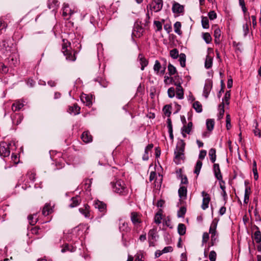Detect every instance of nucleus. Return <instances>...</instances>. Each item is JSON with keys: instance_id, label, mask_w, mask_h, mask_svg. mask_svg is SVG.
Instances as JSON below:
<instances>
[{"instance_id": "10", "label": "nucleus", "mask_w": 261, "mask_h": 261, "mask_svg": "<svg viewBox=\"0 0 261 261\" xmlns=\"http://www.w3.org/2000/svg\"><path fill=\"white\" fill-rule=\"evenodd\" d=\"M201 195L203 197L202 204L201 208L205 210L208 207L209 202L211 200L210 195L204 191L201 192Z\"/></svg>"}, {"instance_id": "49", "label": "nucleus", "mask_w": 261, "mask_h": 261, "mask_svg": "<svg viewBox=\"0 0 261 261\" xmlns=\"http://www.w3.org/2000/svg\"><path fill=\"white\" fill-rule=\"evenodd\" d=\"M168 70L170 75H174L176 72V68L170 63L168 65Z\"/></svg>"}, {"instance_id": "18", "label": "nucleus", "mask_w": 261, "mask_h": 261, "mask_svg": "<svg viewBox=\"0 0 261 261\" xmlns=\"http://www.w3.org/2000/svg\"><path fill=\"white\" fill-rule=\"evenodd\" d=\"M81 139L86 143H90L92 141V137L88 131H85L83 133Z\"/></svg>"}, {"instance_id": "13", "label": "nucleus", "mask_w": 261, "mask_h": 261, "mask_svg": "<svg viewBox=\"0 0 261 261\" xmlns=\"http://www.w3.org/2000/svg\"><path fill=\"white\" fill-rule=\"evenodd\" d=\"M143 28L138 24H136L134 28L132 35L135 37L139 38L143 35Z\"/></svg>"}, {"instance_id": "39", "label": "nucleus", "mask_w": 261, "mask_h": 261, "mask_svg": "<svg viewBox=\"0 0 261 261\" xmlns=\"http://www.w3.org/2000/svg\"><path fill=\"white\" fill-rule=\"evenodd\" d=\"M193 107L198 113H201L202 111V105L198 101H196L193 103Z\"/></svg>"}, {"instance_id": "48", "label": "nucleus", "mask_w": 261, "mask_h": 261, "mask_svg": "<svg viewBox=\"0 0 261 261\" xmlns=\"http://www.w3.org/2000/svg\"><path fill=\"white\" fill-rule=\"evenodd\" d=\"M162 68L161 65L158 60L155 61L154 65L153 66V70L157 73H159L160 69Z\"/></svg>"}, {"instance_id": "31", "label": "nucleus", "mask_w": 261, "mask_h": 261, "mask_svg": "<svg viewBox=\"0 0 261 261\" xmlns=\"http://www.w3.org/2000/svg\"><path fill=\"white\" fill-rule=\"evenodd\" d=\"M7 27V22L5 21L4 17L0 18V34H2L3 31H5Z\"/></svg>"}, {"instance_id": "15", "label": "nucleus", "mask_w": 261, "mask_h": 261, "mask_svg": "<svg viewBox=\"0 0 261 261\" xmlns=\"http://www.w3.org/2000/svg\"><path fill=\"white\" fill-rule=\"evenodd\" d=\"M214 172L215 174V176L216 178L220 182H223V184L225 183L224 181L223 180L222 175L221 174L220 169L219 167V165L218 164H214Z\"/></svg>"}, {"instance_id": "33", "label": "nucleus", "mask_w": 261, "mask_h": 261, "mask_svg": "<svg viewBox=\"0 0 261 261\" xmlns=\"http://www.w3.org/2000/svg\"><path fill=\"white\" fill-rule=\"evenodd\" d=\"M167 127L168 128V132L169 134V137L171 139H173V129L171 120L170 118L167 119Z\"/></svg>"}, {"instance_id": "55", "label": "nucleus", "mask_w": 261, "mask_h": 261, "mask_svg": "<svg viewBox=\"0 0 261 261\" xmlns=\"http://www.w3.org/2000/svg\"><path fill=\"white\" fill-rule=\"evenodd\" d=\"M216 253L214 251H211L209 254V259L210 261H216Z\"/></svg>"}, {"instance_id": "62", "label": "nucleus", "mask_w": 261, "mask_h": 261, "mask_svg": "<svg viewBox=\"0 0 261 261\" xmlns=\"http://www.w3.org/2000/svg\"><path fill=\"white\" fill-rule=\"evenodd\" d=\"M154 24L156 28V30L159 31L162 29V24L159 21H154Z\"/></svg>"}, {"instance_id": "30", "label": "nucleus", "mask_w": 261, "mask_h": 261, "mask_svg": "<svg viewBox=\"0 0 261 261\" xmlns=\"http://www.w3.org/2000/svg\"><path fill=\"white\" fill-rule=\"evenodd\" d=\"M119 229L121 231H125L127 232L129 231L130 228L128 226L127 223L125 222L122 221L119 223Z\"/></svg>"}, {"instance_id": "14", "label": "nucleus", "mask_w": 261, "mask_h": 261, "mask_svg": "<svg viewBox=\"0 0 261 261\" xmlns=\"http://www.w3.org/2000/svg\"><path fill=\"white\" fill-rule=\"evenodd\" d=\"M212 88V82L211 80H206L204 86L203 95L207 98Z\"/></svg>"}, {"instance_id": "42", "label": "nucleus", "mask_w": 261, "mask_h": 261, "mask_svg": "<svg viewBox=\"0 0 261 261\" xmlns=\"http://www.w3.org/2000/svg\"><path fill=\"white\" fill-rule=\"evenodd\" d=\"M172 109V107L170 105H165L163 109V111L164 113V114L168 117H170L171 112V110Z\"/></svg>"}, {"instance_id": "37", "label": "nucleus", "mask_w": 261, "mask_h": 261, "mask_svg": "<svg viewBox=\"0 0 261 261\" xmlns=\"http://www.w3.org/2000/svg\"><path fill=\"white\" fill-rule=\"evenodd\" d=\"M181 27V23L179 21H176L174 24V32L175 33L179 35H180L182 34V32L180 30Z\"/></svg>"}, {"instance_id": "64", "label": "nucleus", "mask_w": 261, "mask_h": 261, "mask_svg": "<svg viewBox=\"0 0 261 261\" xmlns=\"http://www.w3.org/2000/svg\"><path fill=\"white\" fill-rule=\"evenodd\" d=\"M191 129H192L191 128L188 127L186 125H184V126L182 127V128H181V130H182L183 132H185V133H186L188 134H190V133L191 131Z\"/></svg>"}, {"instance_id": "57", "label": "nucleus", "mask_w": 261, "mask_h": 261, "mask_svg": "<svg viewBox=\"0 0 261 261\" xmlns=\"http://www.w3.org/2000/svg\"><path fill=\"white\" fill-rule=\"evenodd\" d=\"M226 127L227 129H229L231 128V124H230V115L229 114H227L226 115Z\"/></svg>"}, {"instance_id": "32", "label": "nucleus", "mask_w": 261, "mask_h": 261, "mask_svg": "<svg viewBox=\"0 0 261 261\" xmlns=\"http://www.w3.org/2000/svg\"><path fill=\"white\" fill-rule=\"evenodd\" d=\"M80 200V197L79 196H76L71 199V203L69 204L70 207H74L77 206L79 204V201Z\"/></svg>"}, {"instance_id": "23", "label": "nucleus", "mask_w": 261, "mask_h": 261, "mask_svg": "<svg viewBox=\"0 0 261 261\" xmlns=\"http://www.w3.org/2000/svg\"><path fill=\"white\" fill-rule=\"evenodd\" d=\"M256 230L254 233L253 239L256 243H260L261 242V232L259 228L255 226Z\"/></svg>"}, {"instance_id": "11", "label": "nucleus", "mask_w": 261, "mask_h": 261, "mask_svg": "<svg viewBox=\"0 0 261 261\" xmlns=\"http://www.w3.org/2000/svg\"><path fill=\"white\" fill-rule=\"evenodd\" d=\"M130 220L135 227L138 228L141 223V220L139 215L136 212H132L130 214Z\"/></svg>"}, {"instance_id": "60", "label": "nucleus", "mask_w": 261, "mask_h": 261, "mask_svg": "<svg viewBox=\"0 0 261 261\" xmlns=\"http://www.w3.org/2000/svg\"><path fill=\"white\" fill-rule=\"evenodd\" d=\"M161 215L160 214H156L154 217V222L159 224L161 223Z\"/></svg>"}, {"instance_id": "58", "label": "nucleus", "mask_w": 261, "mask_h": 261, "mask_svg": "<svg viewBox=\"0 0 261 261\" xmlns=\"http://www.w3.org/2000/svg\"><path fill=\"white\" fill-rule=\"evenodd\" d=\"M210 20H214L217 18V14L214 11H211L208 14Z\"/></svg>"}, {"instance_id": "9", "label": "nucleus", "mask_w": 261, "mask_h": 261, "mask_svg": "<svg viewBox=\"0 0 261 261\" xmlns=\"http://www.w3.org/2000/svg\"><path fill=\"white\" fill-rule=\"evenodd\" d=\"M163 5V1H152L149 4V7L151 10L158 12L162 9Z\"/></svg>"}, {"instance_id": "24", "label": "nucleus", "mask_w": 261, "mask_h": 261, "mask_svg": "<svg viewBox=\"0 0 261 261\" xmlns=\"http://www.w3.org/2000/svg\"><path fill=\"white\" fill-rule=\"evenodd\" d=\"M178 193L180 198L186 199L187 194V188L185 186H181L178 189Z\"/></svg>"}, {"instance_id": "28", "label": "nucleus", "mask_w": 261, "mask_h": 261, "mask_svg": "<svg viewBox=\"0 0 261 261\" xmlns=\"http://www.w3.org/2000/svg\"><path fill=\"white\" fill-rule=\"evenodd\" d=\"M95 82H97L99 85L103 87L106 88L108 86L109 83L105 79L101 77H98L94 80Z\"/></svg>"}, {"instance_id": "43", "label": "nucleus", "mask_w": 261, "mask_h": 261, "mask_svg": "<svg viewBox=\"0 0 261 261\" xmlns=\"http://www.w3.org/2000/svg\"><path fill=\"white\" fill-rule=\"evenodd\" d=\"M179 62L181 67H184L186 65V56L185 54L181 53L179 55Z\"/></svg>"}, {"instance_id": "16", "label": "nucleus", "mask_w": 261, "mask_h": 261, "mask_svg": "<svg viewBox=\"0 0 261 261\" xmlns=\"http://www.w3.org/2000/svg\"><path fill=\"white\" fill-rule=\"evenodd\" d=\"M94 206L95 208L101 213H105L107 209V205L103 202L99 200L95 201L94 203Z\"/></svg>"}, {"instance_id": "4", "label": "nucleus", "mask_w": 261, "mask_h": 261, "mask_svg": "<svg viewBox=\"0 0 261 261\" xmlns=\"http://www.w3.org/2000/svg\"><path fill=\"white\" fill-rule=\"evenodd\" d=\"M112 185L114 192L121 195L126 193L127 190L123 181L120 179L117 180L115 183L112 182Z\"/></svg>"}, {"instance_id": "44", "label": "nucleus", "mask_w": 261, "mask_h": 261, "mask_svg": "<svg viewBox=\"0 0 261 261\" xmlns=\"http://www.w3.org/2000/svg\"><path fill=\"white\" fill-rule=\"evenodd\" d=\"M230 97V91H227L226 92L224 98L222 99V102H224V105H229V100Z\"/></svg>"}, {"instance_id": "54", "label": "nucleus", "mask_w": 261, "mask_h": 261, "mask_svg": "<svg viewBox=\"0 0 261 261\" xmlns=\"http://www.w3.org/2000/svg\"><path fill=\"white\" fill-rule=\"evenodd\" d=\"M15 119H16V120L13 119V123H15L16 125H18L21 123L23 119V117L20 114H18L16 116Z\"/></svg>"}, {"instance_id": "27", "label": "nucleus", "mask_w": 261, "mask_h": 261, "mask_svg": "<svg viewBox=\"0 0 261 261\" xmlns=\"http://www.w3.org/2000/svg\"><path fill=\"white\" fill-rule=\"evenodd\" d=\"M24 104L20 100H17L12 106V109L13 111H19L23 107Z\"/></svg>"}, {"instance_id": "52", "label": "nucleus", "mask_w": 261, "mask_h": 261, "mask_svg": "<svg viewBox=\"0 0 261 261\" xmlns=\"http://www.w3.org/2000/svg\"><path fill=\"white\" fill-rule=\"evenodd\" d=\"M168 96L169 98H173L175 96V89L173 87H170L168 89Z\"/></svg>"}, {"instance_id": "38", "label": "nucleus", "mask_w": 261, "mask_h": 261, "mask_svg": "<svg viewBox=\"0 0 261 261\" xmlns=\"http://www.w3.org/2000/svg\"><path fill=\"white\" fill-rule=\"evenodd\" d=\"M28 220H29V223L31 225H35L38 220L37 214H34L33 215H29L28 216Z\"/></svg>"}, {"instance_id": "20", "label": "nucleus", "mask_w": 261, "mask_h": 261, "mask_svg": "<svg viewBox=\"0 0 261 261\" xmlns=\"http://www.w3.org/2000/svg\"><path fill=\"white\" fill-rule=\"evenodd\" d=\"M81 100L86 106L90 107L92 105L91 97L86 94L82 95L81 96Z\"/></svg>"}, {"instance_id": "41", "label": "nucleus", "mask_w": 261, "mask_h": 261, "mask_svg": "<svg viewBox=\"0 0 261 261\" xmlns=\"http://www.w3.org/2000/svg\"><path fill=\"white\" fill-rule=\"evenodd\" d=\"M202 161H201L200 160H198L197 161V163H196V166L195 167V170H194V173L195 174H196L197 175H198L199 174L201 168L202 167Z\"/></svg>"}, {"instance_id": "17", "label": "nucleus", "mask_w": 261, "mask_h": 261, "mask_svg": "<svg viewBox=\"0 0 261 261\" xmlns=\"http://www.w3.org/2000/svg\"><path fill=\"white\" fill-rule=\"evenodd\" d=\"M79 210L80 213L84 215L85 218H89L90 217V207L88 204H84Z\"/></svg>"}, {"instance_id": "8", "label": "nucleus", "mask_w": 261, "mask_h": 261, "mask_svg": "<svg viewBox=\"0 0 261 261\" xmlns=\"http://www.w3.org/2000/svg\"><path fill=\"white\" fill-rule=\"evenodd\" d=\"M184 6L174 2L172 7V11L173 13L176 14H183L184 12Z\"/></svg>"}, {"instance_id": "12", "label": "nucleus", "mask_w": 261, "mask_h": 261, "mask_svg": "<svg viewBox=\"0 0 261 261\" xmlns=\"http://www.w3.org/2000/svg\"><path fill=\"white\" fill-rule=\"evenodd\" d=\"M218 220L216 219H214L213 221H212L210 230L209 232L211 234V239L212 241L215 240V234L216 232V228L217 226Z\"/></svg>"}, {"instance_id": "51", "label": "nucleus", "mask_w": 261, "mask_h": 261, "mask_svg": "<svg viewBox=\"0 0 261 261\" xmlns=\"http://www.w3.org/2000/svg\"><path fill=\"white\" fill-rule=\"evenodd\" d=\"M186 212V208L182 206L181 207L179 210L177 212V216L179 218H182L184 216Z\"/></svg>"}, {"instance_id": "25", "label": "nucleus", "mask_w": 261, "mask_h": 261, "mask_svg": "<svg viewBox=\"0 0 261 261\" xmlns=\"http://www.w3.org/2000/svg\"><path fill=\"white\" fill-rule=\"evenodd\" d=\"M213 57L207 55L206 57V59L204 62V67L206 69H209L212 67L213 65Z\"/></svg>"}, {"instance_id": "53", "label": "nucleus", "mask_w": 261, "mask_h": 261, "mask_svg": "<svg viewBox=\"0 0 261 261\" xmlns=\"http://www.w3.org/2000/svg\"><path fill=\"white\" fill-rule=\"evenodd\" d=\"M58 1H51V3H49L48 4V7L49 8V9H53V10H54L55 9H56L57 6H58Z\"/></svg>"}, {"instance_id": "21", "label": "nucleus", "mask_w": 261, "mask_h": 261, "mask_svg": "<svg viewBox=\"0 0 261 261\" xmlns=\"http://www.w3.org/2000/svg\"><path fill=\"white\" fill-rule=\"evenodd\" d=\"M148 239L149 240H155L158 238L157 234V227H154L152 229H150L148 232Z\"/></svg>"}, {"instance_id": "19", "label": "nucleus", "mask_w": 261, "mask_h": 261, "mask_svg": "<svg viewBox=\"0 0 261 261\" xmlns=\"http://www.w3.org/2000/svg\"><path fill=\"white\" fill-rule=\"evenodd\" d=\"M76 247L75 246H73L71 245H69L68 244H65L63 245L62 249L61 250V252L62 253H64L66 251H70L71 252H74L76 250Z\"/></svg>"}, {"instance_id": "29", "label": "nucleus", "mask_w": 261, "mask_h": 261, "mask_svg": "<svg viewBox=\"0 0 261 261\" xmlns=\"http://www.w3.org/2000/svg\"><path fill=\"white\" fill-rule=\"evenodd\" d=\"M138 58L140 61V63L141 65V69L143 70L145 67L148 65V61L145 58L143 57L141 54L139 55Z\"/></svg>"}, {"instance_id": "22", "label": "nucleus", "mask_w": 261, "mask_h": 261, "mask_svg": "<svg viewBox=\"0 0 261 261\" xmlns=\"http://www.w3.org/2000/svg\"><path fill=\"white\" fill-rule=\"evenodd\" d=\"M176 97L179 99L184 98V90L180 83H178L176 90Z\"/></svg>"}, {"instance_id": "36", "label": "nucleus", "mask_w": 261, "mask_h": 261, "mask_svg": "<svg viewBox=\"0 0 261 261\" xmlns=\"http://www.w3.org/2000/svg\"><path fill=\"white\" fill-rule=\"evenodd\" d=\"M216 149L214 148H211L209 150L208 155L210 156V160L211 161V162L213 163H214L216 161Z\"/></svg>"}, {"instance_id": "40", "label": "nucleus", "mask_w": 261, "mask_h": 261, "mask_svg": "<svg viewBox=\"0 0 261 261\" xmlns=\"http://www.w3.org/2000/svg\"><path fill=\"white\" fill-rule=\"evenodd\" d=\"M207 129L212 131L214 129L215 121L213 119H207L206 122Z\"/></svg>"}, {"instance_id": "56", "label": "nucleus", "mask_w": 261, "mask_h": 261, "mask_svg": "<svg viewBox=\"0 0 261 261\" xmlns=\"http://www.w3.org/2000/svg\"><path fill=\"white\" fill-rule=\"evenodd\" d=\"M8 71V68L7 66L5 65L3 63H0V72L6 73Z\"/></svg>"}, {"instance_id": "45", "label": "nucleus", "mask_w": 261, "mask_h": 261, "mask_svg": "<svg viewBox=\"0 0 261 261\" xmlns=\"http://www.w3.org/2000/svg\"><path fill=\"white\" fill-rule=\"evenodd\" d=\"M224 114V102L220 104L219 106V118H221L223 117Z\"/></svg>"}, {"instance_id": "34", "label": "nucleus", "mask_w": 261, "mask_h": 261, "mask_svg": "<svg viewBox=\"0 0 261 261\" xmlns=\"http://www.w3.org/2000/svg\"><path fill=\"white\" fill-rule=\"evenodd\" d=\"M49 204H46L43 207L42 211V215L46 216L48 215L52 212V209L50 207Z\"/></svg>"}, {"instance_id": "50", "label": "nucleus", "mask_w": 261, "mask_h": 261, "mask_svg": "<svg viewBox=\"0 0 261 261\" xmlns=\"http://www.w3.org/2000/svg\"><path fill=\"white\" fill-rule=\"evenodd\" d=\"M203 39L205 41V42L208 44L210 43L212 40V37L210 34L208 33H204L202 35Z\"/></svg>"}, {"instance_id": "1", "label": "nucleus", "mask_w": 261, "mask_h": 261, "mask_svg": "<svg viewBox=\"0 0 261 261\" xmlns=\"http://www.w3.org/2000/svg\"><path fill=\"white\" fill-rule=\"evenodd\" d=\"M185 145L186 144L182 140H179L177 143L176 149L174 151V159L176 164H179L181 160L184 159Z\"/></svg>"}, {"instance_id": "3", "label": "nucleus", "mask_w": 261, "mask_h": 261, "mask_svg": "<svg viewBox=\"0 0 261 261\" xmlns=\"http://www.w3.org/2000/svg\"><path fill=\"white\" fill-rule=\"evenodd\" d=\"M15 146V144L14 141H11L9 143L5 142L0 143V156L3 158L8 157L10 154V147H12V144Z\"/></svg>"}, {"instance_id": "5", "label": "nucleus", "mask_w": 261, "mask_h": 261, "mask_svg": "<svg viewBox=\"0 0 261 261\" xmlns=\"http://www.w3.org/2000/svg\"><path fill=\"white\" fill-rule=\"evenodd\" d=\"M63 15L64 16H71L74 13L77 12V9L72 5H69L68 3H64L63 6Z\"/></svg>"}, {"instance_id": "6", "label": "nucleus", "mask_w": 261, "mask_h": 261, "mask_svg": "<svg viewBox=\"0 0 261 261\" xmlns=\"http://www.w3.org/2000/svg\"><path fill=\"white\" fill-rule=\"evenodd\" d=\"M69 44L70 45V43H69ZM62 51L66 57V60L70 61H74L76 60L75 53L72 54L70 45L66 46L65 43H64L62 46Z\"/></svg>"}, {"instance_id": "2", "label": "nucleus", "mask_w": 261, "mask_h": 261, "mask_svg": "<svg viewBox=\"0 0 261 261\" xmlns=\"http://www.w3.org/2000/svg\"><path fill=\"white\" fill-rule=\"evenodd\" d=\"M11 47L8 44V43L3 40L0 43V57L6 59L9 55L12 52Z\"/></svg>"}, {"instance_id": "26", "label": "nucleus", "mask_w": 261, "mask_h": 261, "mask_svg": "<svg viewBox=\"0 0 261 261\" xmlns=\"http://www.w3.org/2000/svg\"><path fill=\"white\" fill-rule=\"evenodd\" d=\"M81 108L77 106V104L73 105V106H71L69 108V112L70 113H73L74 115H77L80 113Z\"/></svg>"}, {"instance_id": "7", "label": "nucleus", "mask_w": 261, "mask_h": 261, "mask_svg": "<svg viewBox=\"0 0 261 261\" xmlns=\"http://www.w3.org/2000/svg\"><path fill=\"white\" fill-rule=\"evenodd\" d=\"M5 60L10 66H15L18 64V55L13 50L10 55H9Z\"/></svg>"}, {"instance_id": "61", "label": "nucleus", "mask_w": 261, "mask_h": 261, "mask_svg": "<svg viewBox=\"0 0 261 261\" xmlns=\"http://www.w3.org/2000/svg\"><path fill=\"white\" fill-rule=\"evenodd\" d=\"M209 239V234L207 232H204L202 236V244L206 243Z\"/></svg>"}, {"instance_id": "59", "label": "nucleus", "mask_w": 261, "mask_h": 261, "mask_svg": "<svg viewBox=\"0 0 261 261\" xmlns=\"http://www.w3.org/2000/svg\"><path fill=\"white\" fill-rule=\"evenodd\" d=\"M244 35L246 36L249 33V25L247 23L243 24V26Z\"/></svg>"}, {"instance_id": "35", "label": "nucleus", "mask_w": 261, "mask_h": 261, "mask_svg": "<svg viewBox=\"0 0 261 261\" xmlns=\"http://www.w3.org/2000/svg\"><path fill=\"white\" fill-rule=\"evenodd\" d=\"M177 230L179 235H184L186 232V227L185 225L182 223H179L178 225Z\"/></svg>"}, {"instance_id": "47", "label": "nucleus", "mask_w": 261, "mask_h": 261, "mask_svg": "<svg viewBox=\"0 0 261 261\" xmlns=\"http://www.w3.org/2000/svg\"><path fill=\"white\" fill-rule=\"evenodd\" d=\"M201 23L204 29H208L209 28L208 19L206 17H202Z\"/></svg>"}, {"instance_id": "63", "label": "nucleus", "mask_w": 261, "mask_h": 261, "mask_svg": "<svg viewBox=\"0 0 261 261\" xmlns=\"http://www.w3.org/2000/svg\"><path fill=\"white\" fill-rule=\"evenodd\" d=\"M206 154V151L205 150H202L200 151L199 154V159L200 160H203L204 159L205 155Z\"/></svg>"}, {"instance_id": "46", "label": "nucleus", "mask_w": 261, "mask_h": 261, "mask_svg": "<svg viewBox=\"0 0 261 261\" xmlns=\"http://www.w3.org/2000/svg\"><path fill=\"white\" fill-rule=\"evenodd\" d=\"M170 55L173 59H177L178 56H179L178 50L176 48L171 50L170 51Z\"/></svg>"}]
</instances>
